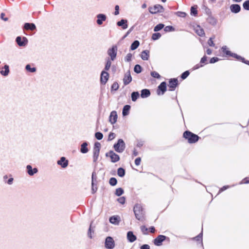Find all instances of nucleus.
<instances>
[{
    "instance_id": "nucleus-38",
    "label": "nucleus",
    "mask_w": 249,
    "mask_h": 249,
    "mask_svg": "<svg viewBox=\"0 0 249 249\" xmlns=\"http://www.w3.org/2000/svg\"><path fill=\"white\" fill-rule=\"evenodd\" d=\"M202 236H203V233L202 231L196 236L194 237L193 238L194 240L196 241H199L200 242L201 245L203 246L202 244Z\"/></svg>"
},
{
    "instance_id": "nucleus-18",
    "label": "nucleus",
    "mask_w": 249,
    "mask_h": 249,
    "mask_svg": "<svg viewBox=\"0 0 249 249\" xmlns=\"http://www.w3.org/2000/svg\"><path fill=\"white\" fill-rule=\"evenodd\" d=\"M118 118V115L116 111H112L111 112L109 117V122L111 124H114L116 122Z\"/></svg>"
},
{
    "instance_id": "nucleus-30",
    "label": "nucleus",
    "mask_w": 249,
    "mask_h": 249,
    "mask_svg": "<svg viewBox=\"0 0 249 249\" xmlns=\"http://www.w3.org/2000/svg\"><path fill=\"white\" fill-rule=\"evenodd\" d=\"M132 101L133 102L136 101V100L140 97V94L138 91H133L131 93V94Z\"/></svg>"
},
{
    "instance_id": "nucleus-52",
    "label": "nucleus",
    "mask_w": 249,
    "mask_h": 249,
    "mask_svg": "<svg viewBox=\"0 0 249 249\" xmlns=\"http://www.w3.org/2000/svg\"><path fill=\"white\" fill-rule=\"evenodd\" d=\"M177 16L182 18H184L186 16L187 14L184 12L178 11L176 13Z\"/></svg>"
},
{
    "instance_id": "nucleus-34",
    "label": "nucleus",
    "mask_w": 249,
    "mask_h": 249,
    "mask_svg": "<svg viewBox=\"0 0 249 249\" xmlns=\"http://www.w3.org/2000/svg\"><path fill=\"white\" fill-rule=\"evenodd\" d=\"M197 6H193L191 7L190 14L192 16L196 17L197 15Z\"/></svg>"
},
{
    "instance_id": "nucleus-64",
    "label": "nucleus",
    "mask_w": 249,
    "mask_h": 249,
    "mask_svg": "<svg viewBox=\"0 0 249 249\" xmlns=\"http://www.w3.org/2000/svg\"><path fill=\"white\" fill-rule=\"evenodd\" d=\"M242 183H249V178H244L242 181Z\"/></svg>"
},
{
    "instance_id": "nucleus-32",
    "label": "nucleus",
    "mask_w": 249,
    "mask_h": 249,
    "mask_svg": "<svg viewBox=\"0 0 249 249\" xmlns=\"http://www.w3.org/2000/svg\"><path fill=\"white\" fill-rule=\"evenodd\" d=\"M207 20L208 23L211 24V25H214L216 24V19L212 17L211 15H210L207 19Z\"/></svg>"
},
{
    "instance_id": "nucleus-7",
    "label": "nucleus",
    "mask_w": 249,
    "mask_h": 249,
    "mask_svg": "<svg viewBox=\"0 0 249 249\" xmlns=\"http://www.w3.org/2000/svg\"><path fill=\"white\" fill-rule=\"evenodd\" d=\"M107 54L110 57V60L114 61L117 55V47L116 45L113 46L107 50Z\"/></svg>"
},
{
    "instance_id": "nucleus-29",
    "label": "nucleus",
    "mask_w": 249,
    "mask_h": 249,
    "mask_svg": "<svg viewBox=\"0 0 249 249\" xmlns=\"http://www.w3.org/2000/svg\"><path fill=\"white\" fill-rule=\"evenodd\" d=\"M3 69L4 70H1L0 71V74L3 76H7L8 75L9 72V66L7 65H5Z\"/></svg>"
},
{
    "instance_id": "nucleus-41",
    "label": "nucleus",
    "mask_w": 249,
    "mask_h": 249,
    "mask_svg": "<svg viewBox=\"0 0 249 249\" xmlns=\"http://www.w3.org/2000/svg\"><path fill=\"white\" fill-rule=\"evenodd\" d=\"M109 183L111 186H114L117 184V180L115 178L112 177L109 180Z\"/></svg>"
},
{
    "instance_id": "nucleus-55",
    "label": "nucleus",
    "mask_w": 249,
    "mask_h": 249,
    "mask_svg": "<svg viewBox=\"0 0 249 249\" xmlns=\"http://www.w3.org/2000/svg\"><path fill=\"white\" fill-rule=\"evenodd\" d=\"M118 202L122 204H124L125 202V198L124 196H122L117 199Z\"/></svg>"
},
{
    "instance_id": "nucleus-39",
    "label": "nucleus",
    "mask_w": 249,
    "mask_h": 249,
    "mask_svg": "<svg viewBox=\"0 0 249 249\" xmlns=\"http://www.w3.org/2000/svg\"><path fill=\"white\" fill-rule=\"evenodd\" d=\"M111 61L109 59V58H108L107 60L104 71H107L109 70V69H110V68L111 67Z\"/></svg>"
},
{
    "instance_id": "nucleus-4",
    "label": "nucleus",
    "mask_w": 249,
    "mask_h": 249,
    "mask_svg": "<svg viewBox=\"0 0 249 249\" xmlns=\"http://www.w3.org/2000/svg\"><path fill=\"white\" fill-rule=\"evenodd\" d=\"M113 147L116 152L122 153L125 148V143L123 139H119L117 142L113 145Z\"/></svg>"
},
{
    "instance_id": "nucleus-46",
    "label": "nucleus",
    "mask_w": 249,
    "mask_h": 249,
    "mask_svg": "<svg viewBox=\"0 0 249 249\" xmlns=\"http://www.w3.org/2000/svg\"><path fill=\"white\" fill-rule=\"evenodd\" d=\"M119 87V84L117 82H115L113 83V84L111 86V90H115L116 91L118 89Z\"/></svg>"
},
{
    "instance_id": "nucleus-59",
    "label": "nucleus",
    "mask_w": 249,
    "mask_h": 249,
    "mask_svg": "<svg viewBox=\"0 0 249 249\" xmlns=\"http://www.w3.org/2000/svg\"><path fill=\"white\" fill-rule=\"evenodd\" d=\"M141 161V158L140 157L137 158L135 160V164L136 165L138 166L140 164Z\"/></svg>"
},
{
    "instance_id": "nucleus-57",
    "label": "nucleus",
    "mask_w": 249,
    "mask_h": 249,
    "mask_svg": "<svg viewBox=\"0 0 249 249\" xmlns=\"http://www.w3.org/2000/svg\"><path fill=\"white\" fill-rule=\"evenodd\" d=\"M208 44L210 46L213 47L214 46V44L213 41V38L210 37L208 41Z\"/></svg>"
},
{
    "instance_id": "nucleus-60",
    "label": "nucleus",
    "mask_w": 249,
    "mask_h": 249,
    "mask_svg": "<svg viewBox=\"0 0 249 249\" xmlns=\"http://www.w3.org/2000/svg\"><path fill=\"white\" fill-rule=\"evenodd\" d=\"M207 60V57L206 55H204L203 57H202L200 60V63L201 64H204L206 62Z\"/></svg>"
},
{
    "instance_id": "nucleus-21",
    "label": "nucleus",
    "mask_w": 249,
    "mask_h": 249,
    "mask_svg": "<svg viewBox=\"0 0 249 249\" xmlns=\"http://www.w3.org/2000/svg\"><path fill=\"white\" fill-rule=\"evenodd\" d=\"M128 21L125 19H122L118 21L116 24L118 26L121 27L124 30L126 29L128 27Z\"/></svg>"
},
{
    "instance_id": "nucleus-10",
    "label": "nucleus",
    "mask_w": 249,
    "mask_h": 249,
    "mask_svg": "<svg viewBox=\"0 0 249 249\" xmlns=\"http://www.w3.org/2000/svg\"><path fill=\"white\" fill-rule=\"evenodd\" d=\"M178 85V81L177 78H174L170 79L168 85V87H169V90L170 91L175 90Z\"/></svg>"
},
{
    "instance_id": "nucleus-36",
    "label": "nucleus",
    "mask_w": 249,
    "mask_h": 249,
    "mask_svg": "<svg viewBox=\"0 0 249 249\" xmlns=\"http://www.w3.org/2000/svg\"><path fill=\"white\" fill-rule=\"evenodd\" d=\"M198 29H196V33L200 36H203L205 35V32L202 28H201L200 26H198Z\"/></svg>"
},
{
    "instance_id": "nucleus-19",
    "label": "nucleus",
    "mask_w": 249,
    "mask_h": 249,
    "mask_svg": "<svg viewBox=\"0 0 249 249\" xmlns=\"http://www.w3.org/2000/svg\"><path fill=\"white\" fill-rule=\"evenodd\" d=\"M109 222L115 225H118L121 221V218L119 215H113L109 218Z\"/></svg>"
},
{
    "instance_id": "nucleus-5",
    "label": "nucleus",
    "mask_w": 249,
    "mask_h": 249,
    "mask_svg": "<svg viewBox=\"0 0 249 249\" xmlns=\"http://www.w3.org/2000/svg\"><path fill=\"white\" fill-rule=\"evenodd\" d=\"M101 148V144L99 142H96L94 144L93 149V161L96 162L98 160L100 150Z\"/></svg>"
},
{
    "instance_id": "nucleus-31",
    "label": "nucleus",
    "mask_w": 249,
    "mask_h": 249,
    "mask_svg": "<svg viewBox=\"0 0 249 249\" xmlns=\"http://www.w3.org/2000/svg\"><path fill=\"white\" fill-rule=\"evenodd\" d=\"M125 170L122 167H119L117 170V175L120 177L123 178L125 176Z\"/></svg>"
},
{
    "instance_id": "nucleus-40",
    "label": "nucleus",
    "mask_w": 249,
    "mask_h": 249,
    "mask_svg": "<svg viewBox=\"0 0 249 249\" xmlns=\"http://www.w3.org/2000/svg\"><path fill=\"white\" fill-rule=\"evenodd\" d=\"M164 25L163 23H159L157 24L154 28V32H158L163 29Z\"/></svg>"
},
{
    "instance_id": "nucleus-62",
    "label": "nucleus",
    "mask_w": 249,
    "mask_h": 249,
    "mask_svg": "<svg viewBox=\"0 0 249 249\" xmlns=\"http://www.w3.org/2000/svg\"><path fill=\"white\" fill-rule=\"evenodd\" d=\"M94 185L95 184H91V191L92 194H94L97 190V187L96 186L94 187Z\"/></svg>"
},
{
    "instance_id": "nucleus-48",
    "label": "nucleus",
    "mask_w": 249,
    "mask_h": 249,
    "mask_svg": "<svg viewBox=\"0 0 249 249\" xmlns=\"http://www.w3.org/2000/svg\"><path fill=\"white\" fill-rule=\"evenodd\" d=\"M243 7L245 10L249 11V0H247L243 3Z\"/></svg>"
},
{
    "instance_id": "nucleus-15",
    "label": "nucleus",
    "mask_w": 249,
    "mask_h": 249,
    "mask_svg": "<svg viewBox=\"0 0 249 249\" xmlns=\"http://www.w3.org/2000/svg\"><path fill=\"white\" fill-rule=\"evenodd\" d=\"M57 164L60 165L62 168H65L67 167L69 164V161L65 157H62L60 158V160L57 161Z\"/></svg>"
},
{
    "instance_id": "nucleus-22",
    "label": "nucleus",
    "mask_w": 249,
    "mask_h": 249,
    "mask_svg": "<svg viewBox=\"0 0 249 249\" xmlns=\"http://www.w3.org/2000/svg\"><path fill=\"white\" fill-rule=\"evenodd\" d=\"M230 10L233 13L237 14L241 10V7L238 4H232L230 6Z\"/></svg>"
},
{
    "instance_id": "nucleus-14",
    "label": "nucleus",
    "mask_w": 249,
    "mask_h": 249,
    "mask_svg": "<svg viewBox=\"0 0 249 249\" xmlns=\"http://www.w3.org/2000/svg\"><path fill=\"white\" fill-rule=\"evenodd\" d=\"M167 90L166 83L165 82H162L160 85L158 87L157 92L158 95L161 94L163 95Z\"/></svg>"
},
{
    "instance_id": "nucleus-20",
    "label": "nucleus",
    "mask_w": 249,
    "mask_h": 249,
    "mask_svg": "<svg viewBox=\"0 0 249 249\" xmlns=\"http://www.w3.org/2000/svg\"><path fill=\"white\" fill-rule=\"evenodd\" d=\"M26 171L29 176H33L38 172V169L37 168H33L31 165H27Z\"/></svg>"
},
{
    "instance_id": "nucleus-43",
    "label": "nucleus",
    "mask_w": 249,
    "mask_h": 249,
    "mask_svg": "<svg viewBox=\"0 0 249 249\" xmlns=\"http://www.w3.org/2000/svg\"><path fill=\"white\" fill-rule=\"evenodd\" d=\"M161 35L160 33H156L152 34V39L153 40H156L159 39Z\"/></svg>"
},
{
    "instance_id": "nucleus-9",
    "label": "nucleus",
    "mask_w": 249,
    "mask_h": 249,
    "mask_svg": "<svg viewBox=\"0 0 249 249\" xmlns=\"http://www.w3.org/2000/svg\"><path fill=\"white\" fill-rule=\"evenodd\" d=\"M105 247L107 249H112L115 247V242L111 236L106 237L105 242Z\"/></svg>"
},
{
    "instance_id": "nucleus-56",
    "label": "nucleus",
    "mask_w": 249,
    "mask_h": 249,
    "mask_svg": "<svg viewBox=\"0 0 249 249\" xmlns=\"http://www.w3.org/2000/svg\"><path fill=\"white\" fill-rule=\"evenodd\" d=\"M132 57V54L130 53H128L127 54L126 56H125L124 59L125 61L126 62H129L131 60Z\"/></svg>"
},
{
    "instance_id": "nucleus-11",
    "label": "nucleus",
    "mask_w": 249,
    "mask_h": 249,
    "mask_svg": "<svg viewBox=\"0 0 249 249\" xmlns=\"http://www.w3.org/2000/svg\"><path fill=\"white\" fill-rule=\"evenodd\" d=\"M16 41L20 47L25 46L28 43L27 38L25 37L22 38L20 36H18L16 37Z\"/></svg>"
},
{
    "instance_id": "nucleus-13",
    "label": "nucleus",
    "mask_w": 249,
    "mask_h": 249,
    "mask_svg": "<svg viewBox=\"0 0 249 249\" xmlns=\"http://www.w3.org/2000/svg\"><path fill=\"white\" fill-rule=\"evenodd\" d=\"M167 238L165 235H159L154 240V244L157 246H160Z\"/></svg>"
},
{
    "instance_id": "nucleus-37",
    "label": "nucleus",
    "mask_w": 249,
    "mask_h": 249,
    "mask_svg": "<svg viewBox=\"0 0 249 249\" xmlns=\"http://www.w3.org/2000/svg\"><path fill=\"white\" fill-rule=\"evenodd\" d=\"M25 70L30 72H35L36 71V69L35 67L31 68L30 64H27L25 66Z\"/></svg>"
},
{
    "instance_id": "nucleus-16",
    "label": "nucleus",
    "mask_w": 249,
    "mask_h": 249,
    "mask_svg": "<svg viewBox=\"0 0 249 249\" xmlns=\"http://www.w3.org/2000/svg\"><path fill=\"white\" fill-rule=\"evenodd\" d=\"M132 81V77L130 71H128L124 74L123 78V82L125 86L127 85Z\"/></svg>"
},
{
    "instance_id": "nucleus-49",
    "label": "nucleus",
    "mask_w": 249,
    "mask_h": 249,
    "mask_svg": "<svg viewBox=\"0 0 249 249\" xmlns=\"http://www.w3.org/2000/svg\"><path fill=\"white\" fill-rule=\"evenodd\" d=\"M190 74V72L189 71H185L183 72L181 74V78L182 79H186L188 76Z\"/></svg>"
},
{
    "instance_id": "nucleus-61",
    "label": "nucleus",
    "mask_w": 249,
    "mask_h": 249,
    "mask_svg": "<svg viewBox=\"0 0 249 249\" xmlns=\"http://www.w3.org/2000/svg\"><path fill=\"white\" fill-rule=\"evenodd\" d=\"M91 232H92V231H91V226H90V227L88 231V236L90 239L92 238Z\"/></svg>"
},
{
    "instance_id": "nucleus-42",
    "label": "nucleus",
    "mask_w": 249,
    "mask_h": 249,
    "mask_svg": "<svg viewBox=\"0 0 249 249\" xmlns=\"http://www.w3.org/2000/svg\"><path fill=\"white\" fill-rule=\"evenodd\" d=\"M124 193V190L122 188H118L116 189L115 194L117 196H121Z\"/></svg>"
},
{
    "instance_id": "nucleus-33",
    "label": "nucleus",
    "mask_w": 249,
    "mask_h": 249,
    "mask_svg": "<svg viewBox=\"0 0 249 249\" xmlns=\"http://www.w3.org/2000/svg\"><path fill=\"white\" fill-rule=\"evenodd\" d=\"M140 45V42L138 40H136L134 41L130 46V49L131 50H136Z\"/></svg>"
},
{
    "instance_id": "nucleus-24",
    "label": "nucleus",
    "mask_w": 249,
    "mask_h": 249,
    "mask_svg": "<svg viewBox=\"0 0 249 249\" xmlns=\"http://www.w3.org/2000/svg\"><path fill=\"white\" fill-rule=\"evenodd\" d=\"M23 29L26 30L34 31L36 29V26L33 23H25L24 24Z\"/></svg>"
},
{
    "instance_id": "nucleus-27",
    "label": "nucleus",
    "mask_w": 249,
    "mask_h": 249,
    "mask_svg": "<svg viewBox=\"0 0 249 249\" xmlns=\"http://www.w3.org/2000/svg\"><path fill=\"white\" fill-rule=\"evenodd\" d=\"M141 58L143 60H147L149 57V51L148 50L143 51L141 55Z\"/></svg>"
},
{
    "instance_id": "nucleus-63",
    "label": "nucleus",
    "mask_w": 249,
    "mask_h": 249,
    "mask_svg": "<svg viewBox=\"0 0 249 249\" xmlns=\"http://www.w3.org/2000/svg\"><path fill=\"white\" fill-rule=\"evenodd\" d=\"M140 249H150V246L147 244H144L141 247Z\"/></svg>"
},
{
    "instance_id": "nucleus-44",
    "label": "nucleus",
    "mask_w": 249,
    "mask_h": 249,
    "mask_svg": "<svg viewBox=\"0 0 249 249\" xmlns=\"http://www.w3.org/2000/svg\"><path fill=\"white\" fill-rule=\"evenodd\" d=\"M97 177L96 173L95 171H93L91 175V184H95V182L97 181Z\"/></svg>"
},
{
    "instance_id": "nucleus-25",
    "label": "nucleus",
    "mask_w": 249,
    "mask_h": 249,
    "mask_svg": "<svg viewBox=\"0 0 249 249\" xmlns=\"http://www.w3.org/2000/svg\"><path fill=\"white\" fill-rule=\"evenodd\" d=\"M89 143L87 142H84L81 145L80 152L83 154H86L89 152L88 148Z\"/></svg>"
},
{
    "instance_id": "nucleus-28",
    "label": "nucleus",
    "mask_w": 249,
    "mask_h": 249,
    "mask_svg": "<svg viewBox=\"0 0 249 249\" xmlns=\"http://www.w3.org/2000/svg\"><path fill=\"white\" fill-rule=\"evenodd\" d=\"M131 107L130 105H125L123 108L122 114L123 116H126L129 114Z\"/></svg>"
},
{
    "instance_id": "nucleus-47",
    "label": "nucleus",
    "mask_w": 249,
    "mask_h": 249,
    "mask_svg": "<svg viewBox=\"0 0 249 249\" xmlns=\"http://www.w3.org/2000/svg\"><path fill=\"white\" fill-rule=\"evenodd\" d=\"M95 137L98 140H101L103 138V134L100 132H97L95 133Z\"/></svg>"
},
{
    "instance_id": "nucleus-12",
    "label": "nucleus",
    "mask_w": 249,
    "mask_h": 249,
    "mask_svg": "<svg viewBox=\"0 0 249 249\" xmlns=\"http://www.w3.org/2000/svg\"><path fill=\"white\" fill-rule=\"evenodd\" d=\"M109 73L105 71L101 72L100 75V82L102 85H105L107 82L109 78Z\"/></svg>"
},
{
    "instance_id": "nucleus-53",
    "label": "nucleus",
    "mask_w": 249,
    "mask_h": 249,
    "mask_svg": "<svg viewBox=\"0 0 249 249\" xmlns=\"http://www.w3.org/2000/svg\"><path fill=\"white\" fill-rule=\"evenodd\" d=\"M116 137V134L113 132H110L108 137V141H110L114 139Z\"/></svg>"
},
{
    "instance_id": "nucleus-3",
    "label": "nucleus",
    "mask_w": 249,
    "mask_h": 249,
    "mask_svg": "<svg viewBox=\"0 0 249 249\" xmlns=\"http://www.w3.org/2000/svg\"><path fill=\"white\" fill-rule=\"evenodd\" d=\"M183 138L188 140V142L190 143H193L197 142L200 138L198 135L189 130L185 131L183 133Z\"/></svg>"
},
{
    "instance_id": "nucleus-8",
    "label": "nucleus",
    "mask_w": 249,
    "mask_h": 249,
    "mask_svg": "<svg viewBox=\"0 0 249 249\" xmlns=\"http://www.w3.org/2000/svg\"><path fill=\"white\" fill-rule=\"evenodd\" d=\"M106 156L107 157H109L111 161L113 163L116 162L120 160V156L112 150H110L107 153Z\"/></svg>"
},
{
    "instance_id": "nucleus-45",
    "label": "nucleus",
    "mask_w": 249,
    "mask_h": 249,
    "mask_svg": "<svg viewBox=\"0 0 249 249\" xmlns=\"http://www.w3.org/2000/svg\"><path fill=\"white\" fill-rule=\"evenodd\" d=\"M164 31L165 32H172L175 31V28L173 26L169 25L164 28Z\"/></svg>"
},
{
    "instance_id": "nucleus-2",
    "label": "nucleus",
    "mask_w": 249,
    "mask_h": 249,
    "mask_svg": "<svg viewBox=\"0 0 249 249\" xmlns=\"http://www.w3.org/2000/svg\"><path fill=\"white\" fill-rule=\"evenodd\" d=\"M222 52L226 55V56H232L239 61H242L243 63L249 65V61L246 60L244 57L236 53H231L230 51L227 50L226 46H223L221 48Z\"/></svg>"
},
{
    "instance_id": "nucleus-51",
    "label": "nucleus",
    "mask_w": 249,
    "mask_h": 249,
    "mask_svg": "<svg viewBox=\"0 0 249 249\" xmlns=\"http://www.w3.org/2000/svg\"><path fill=\"white\" fill-rule=\"evenodd\" d=\"M148 228H146L145 226L143 225L141 227V230L142 233L144 235H146L148 234Z\"/></svg>"
},
{
    "instance_id": "nucleus-50",
    "label": "nucleus",
    "mask_w": 249,
    "mask_h": 249,
    "mask_svg": "<svg viewBox=\"0 0 249 249\" xmlns=\"http://www.w3.org/2000/svg\"><path fill=\"white\" fill-rule=\"evenodd\" d=\"M151 75L154 78L160 79V75L155 71H151L150 73Z\"/></svg>"
},
{
    "instance_id": "nucleus-54",
    "label": "nucleus",
    "mask_w": 249,
    "mask_h": 249,
    "mask_svg": "<svg viewBox=\"0 0 249 249\" xmlns=\"http://www.w3.org/2000/svg\"><path fill=\"white\" fill-rule=\"evenodd\" d=\"M220 59L217 57H213L210 60V63L213 64L218 61Z\"/></svg>"
},
{
    "instance_id": "nucleus-35",
    "label": "nucleus",
    "mask_w": 249,
    "mask_h": 249,
    "mask_svg": "<svg viewBox=\"0 0 249 249\" xmlns=\"http://www.w3.org/2000/svg\"><path fill=\"white\" fill-rule=\"evenodd\" d=\"M142 70V68L139 64H136L134 68V71L137 74L140 73Z\"/></svg>"
},
{
    "instance_id": "nucleus-1",
    "label": "nucleus",
    "mask_w": 249,
    "mask_h": 249,
    "mask_svg": "<svg viewBox=\"0 0 249 249\" xmlns=\"http://www.w3.org/2000/svg\"><path fill=\"white\" fill-rule=\"evenodd\" d=\"M133 211L137 219L142 221L144 220L145 212L141 204H135L133 208Z\"/></svg>"
},
{
    "instance_id": "nucleus-26",
    "label": "nucleus",
    "mask_w": 249,
    "mask_h": 249,
    "mask_svg": "<svg viewBox=\"0 0 249 249\" xmlns=\"http://www.w3.org/2000/svg\"><path fill=\"white\" fill-rule=\"evenodd\" d=\"M151 92L148 89H143L141 91V97L142 98H145L149 97L150 95Z\"/></svg>"
},
{
    "instance_id": "nucleus-6",
    "label": "nucleus",
    "mask_w": 249,
    "mask_h": 249,
    "mask_svg": "<svg viewBox=\"0 0 249 249\" xmlns=\"http://www.w3.org/2000/svg\"><path fill=\"white\" fill-rule=\"evenodd\" d=\"M149 12L152 14H155L158 13H162L164 12V8L160 4H156L153 7L148 8Z\"/></svg>"
},
{
    "instance_id": "nucleus-58",
    "label": "nucleus",
    "mask_w": 249,
    "mask_h": 249,
    "mask_svg": "<svg viewBox=\"0 0 249 249\" xmlns=\"http://www.w3.org/2000/svg\"><path fill=\"white\" fill-rule=\"evenodd\" d=\"M114 15L117 16L119 14V6L118 5L115 6V12L114 13Z\"/></svg>"
},
{
    "instance_id": "nucleus-17",
    "label": "nucleus",
    "mask_w": 249,
    "mask_h": 249,
    "mask_svg": "<svg viewBox=\"0 0 249 249\" xmlns=\"http://www.w3.org/2000/svg\"><path fill=\"white\" fill-rule=\"evenodd\" d=\"M97 20L96 23L98 25H101L103 24V22L107 19V16L104 14H99L96 16Z\"/></svg>"
},
{
    "instance_id": "nucleus-23",
    "label": "nucleus",
    "mask_w": 249,
    "mask_h": 249,
    "mask_svg": "<svg viewBox=\"0 0 249 249\" xmlns=\"http://www.w3.org/2000/svg\"><path fill=\"white\" fill-rule=\"evenodd\" d=\"M127 239L129 242L132 243L137 240V237L134 234L133 231H128L127 232Z\"/></svg>"
}]
</instances>
